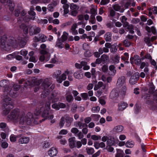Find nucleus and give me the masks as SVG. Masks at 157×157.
Listing matches in <instances>:
<instances>
[{
  "label": "nucleus",
  "mask_w": 157,
  "mask_h": 157,
  "mask_svg": "<svg viewBox=\"0 0 157 157\" xmlns=\"http://www.w3.org/2000/svg\"><path fill=\"white\" fill-rule=\"evenodd\" d=\"M9 119L13 121L15 123L20 125H30L33 120V115L31 113H28L26 116L21 113L18 110L14 109L8 116Z\"/></svg>",
  "instance_id": "1"
},
{
  "label": "nucleus",
  "mask_w": 157,
  "mask_h": 157,
  "mask_svg": "<svg viewBox=\"0 0 157 157\" xmlns=\"http://www.w3.org/2000/svg\"><path fill=\"white\" fill-rule=\"evenodd\" d=\"M0 43L1 48L2 49H8V47L13 46L19 43V46L23 47L26 44V42L24 38L20 37L17 38L13 36H10L8 38L6 35L2 36H0Z\"/></svg>",
  "instance_id": "2"
},
{
  "label": "nucleus",
  "mask_w": 157,
  "mask_h": 157,
  "mask_svg": "<svg viewBox=\"0 0 157 157\" xmlns=\"http://www.w3.org/2000/svg\"><path fill=\"white\" fill-rule=\"evenodd\" d=\"M8 95H9V94L5 95L3 93L1 96L2 98L3 99V113L6 115L9 113L10 109L13 108L14 105L13 101L7 96Z\"/></svg>",
  "instance_id": "3"
},
{
  "label": "nucleus",
  "mask_w": 157,
  "mask_h": 157,
  "mask_svg": "<svg viewBox=\"0 0 157 157\" xmlns=\"http://www.w3.org/2000/svg\"><path fill=\"white\" fill-rule=\"evenodd\" d=\"M0 86L4 88L3 93L5 95L9 94L12 97H16V92H13V90L11 87L8 86V81L6 80H3L0 81Z\"/></svg>",
  "instance_id": "4"
},
{
  "label": "nucleus",
  "mask_w": 157,
  "mask_h": 157,
  "mask_svg": "<svg viewBox=\"0 0 157 157\" xmlns=\"http://www.w3.org/2000/svg\"><path fill=\"white\" fill-rule=\"evenodd\" d=\"M52 83L48 78L45 79L42 84V86L44 90L42 92L41 97L43 98L46 97L48 94L51 90L54 88V86L52 85L49 88H48Z\"/></svg>",
  "instance_id": "5"
},
{
  "label": "nucleus",
  "mask_w": 157,
  "mask_h": 157,
  "mask_svg": "<svg viewBox=\"0 0 157 157\" xmlns=\"http://www.w3.org/2000/svg\"><path fill=\"white\" fill-rule=\"evenodd\" d=\"M60 96V93L58 90H54L51 94V96L48 97L49 101H52V103L57 102Z\"/></svg>",
  "instance_id": "6"
},
{
  "label": "nucleus",
  "mask_w": 157,
  "mask_h": 157,
  "mask_svg": "<svg viewBox=\"0 0 157 157\" xmlns=\"http://www.w3.org/2000/svg\"><path fill=\"white\" fill-rule=\"evenodd\" d=\"M41 31V28L38 27L33 25L29 27V34L30 36L36 35L39 33Z\"/></svg>",
  "instance_id": "7"
},
{
  "label": "nucleus",
  "mask_w": 157,
  "mask_h": 157,
  "mask_svg": "<svg viewBox=\"0 0 157 157\" xmlns=\"http://www.w3.org/2000/svg\"><path fill=\"white\" fill-rule=\"evenodd\" d=\"M43 113L42 114V117L44 118V119H43L41 121H40V122L42 121H44L45 119H52L53 118V116L52 115L50 114L48 110L46 109L44 110L43 111Z\"/></svg>",
  "instance_id": "8"
},
{
  "label": "nucleus",
  "mask_w": 157,
  "mask_h": 157,
  "mask_svg": "<svg viewBox=\"0 0 157 157\" xmlns=\"http://www.w3.org/2000/svg\"><path fill=\"white\" fill-rule=\"evenodd\" d=\"M70 73L69 71L67 70L65 71L64 73L62 74L61 75H59L56 79V81L59 83H61L62 82L65 80L67 78V75H69Z\"/></svg>",
  "instance_id": "9"
},
{
  "label": "nucleus",
  "mask_w": 157,
  "mask_h": 157,
  "mask_svg": "<svg viewBox=\"0 0 157 157\" xmlns=\"http://www.w3.org/2000/svg\"><path fill=\"white\" fill-rule=\"evenodd\" d=\"M30 140L29 138L28 137H22L20 138L18 140V143L20 144H26L28 143Z\"/></svg>",
  "instance_id": "10"
},
{
  "label": "nucleus",
  "mask_w": 157,
  "mask_h": 157,
  "mask_svg": "<svg viewBox=\"0 0 157 157\" xmlns=\"http://www.w3.org/2000/svg\"><path fill=\"white\" fill-rule=\"evenodd\" d=\"M128 104L124 102H121L118 105V110L122 111L124 109L128 106Z\"/></svg>",
  "instance_id": "11"
},
{
  "label": "nucleus",
  "mask_w": 157,
  "mask_h": 157,
  "mask_svg": "<svg viewBox=\"0 0 157 157\" xmlns=\"http://www.w3.org/2000/svg\"><path fill=\"white\" fill-rule=\"evenodd\" d=\"M58 153V151L56 148L52 147L48 151V153L51 156H53L56 155Z\"/></svg>",
  "instance_id": "12"
},
{
  "label": "nucleus",
  "mask_w": 157,
  "mask_h": 157,
  "mask_svg": "<svg viewBox=\"0 0 157 157\" xmlns=\"http://www.w3.org/2000/svg\"><path fill=\"white\" fill-rule=\"evenodd\" d=\"M5 5H8L9 7L10 10L11 11L13 10L14 7V4L10 0H7V3Z\"/></svg>",
  "instance_id": "13"
},
{
  "label": "nucleus",
  "mask_w": 157,
  "mask_h": 157,
  "mask_svg": "<svg viewBox=\"0 0 157 157\" xmlns=\"http://www.w3.org/2000/svg\"><path fill=\"white\" fill-rule=\"evenodd\" d=\"M118 96V94L117 91L115 90H113L111 92L109 96L110 98L111 99H116Z\"/></svg>",
  "instance_id": "14"
},
{
  "label": "nucleus",
  "mask_w": 157,
  "mask_h": 157,
  "mask_svg": "<svg viewBox=\"0 0 157 157\" xmlns=\"http://www.w3.org/2000/svg\"><path fill=\"white\" fill-rule=\"evenodd\" d=\"M125 81V77L124 76H121L118 78L117 84V86H120L124 83Z\"/></svg>",
  "instance_id": "15"
},
{
  "label": "nucleus",
  "mask_w": 157,
  "mask_h": 157,
  "mask_svg": "<svg viewBox=\"0 0 157 157\" xmlns=\"http://www.w3.org/2000/svg\"><path fill=\"white\" fill-rule=\"evenodd\" d=\"M123 128L122 125H118L114 127L113 129V131L116 132H121L123 130Z\"/></svg>",
  "instance_id": "16"
},
{
  "label": "nucleus",
  "mask_w": 157,
  "mask_h": 157,
  "mask_svg": "<svg viewBox=\"0 0 157 157\" xmlns=\"http://www.w3.org/2000/svg\"><path fill=\"white\" fill-rule=\"evenodd\" d=\"M65 120L66 122V125L68 127L70 126L71 123L73 121V119L70 117L68 115H66Z\"/></svg>",
  "instance_id": "17"
},
{
  "label": "nucleus",
  "mask_w": 157,
  "mask_h": 157,
  "mask_svg": "<svg viewBox=\"0 0 157 157\" xmlns=\"http://www.w3.org/2000/svg\"><path fill=\"white\" fill-rule=\"evenodd\" d=\"M75 137H72L69 138V145L72 148L76 146V141H75Z\"/></svg>",
  "instance_id": "18"
},
{
  "label": "nucleus",
  "mask_w": 157,
  "mask_h": 157,
  "mask_svg": "<svg viewBox=\"0 0 157 157\" xmlns=\"http://www.w3.org/2000/svg\"><path fill=\"white\" fill-rule=\"evenodd\" d=\"M20 28L23 30V32L25 34L28 33V29L27 26L24 24H22L20 26Z\"/></svg>",
  "instance_id": "19"
},
{
  "label": "nucleus",
  "mask_w": 157,
  "mask_h": 157,
  "mask_svg": "<svg viewBox=\"0 0 157 157\" xmlns=\"http://www.w3.org/2000/svg\"><path fill=\"white\" fill-rule=\"evenodd\" d=\"M104 38L106 41H110L112 40V34L110 32L106 33L104 35Z\"/></svg>",
  "instance_id": "20"
},
{
  "label": "nucleus",
  "mask_w": 157,
  "mask_h": 157,
  "mask_svg": "<svg viewBox=\"0 0 157 157\" xmlns=\"http://www.w3.org/2000/svg\"><path fill=\"white\" fill-rule=\"evenodd\" d=\"M115 143V140L114 138L111 136L108 137V138L107 141V144L109 146H112Z\"/></svg>",
  "instance_id": "21"
},
{
  "label": "nucleus",
  "mask_w": 157,
  "mask_h": 157,
  "mask_svg": "<svg viewBox=\"0 0 157 157\" xmlns=\"http://www.w3.org/2000/svg\"><path fill=\"white\" fill-rule=\"evenodd\" d=\"M109 69L111 71L110 75L112 76H114L116 73V71L115 69V67L113 65H111L109 67Z\"/></svg>",
  "instance_id": "22"
},
{
  "label": "nucleus",
  "mask_w": 157,
  "mask_h": 157,
  "mask_svg": "<svg viewBox=\"0 0 157 157\" xmlns=\"http://www.w3.org/2000/svg\"><path fill=\"white\" fill-rule=\"evenodd\" d=\"M66 98L67 101L69 102H70L72 101L73 100L74 98L72 96L70 93H67L66 94Z\"/></svg>",
  "instance_id": "23"
},
{
  "label": "nucleus",
  "mask_w": 157,
  "mask_h": 157,
  "mask_svg": "<svg viewBox=\"0 0 157 157\" xmlns=\"http://www.w3.org/2000/svg\"><path fill=\"white\" fill-rule=\"evenodd\" d=\"M44 109V107H41L40 108H37L34 112L35 115L36 116L39 115L40 113L43 112Z\"/></svg>",
  "instance_id": "24"
},
{
  "label": "nucleus",
  "mask_w": 157,
  "mask_h": 157,
  "mask_svg": "<svg viewBox=\"0 0 157 157\" xmlns=\"http://www.w3.org/2000/svg\"><path fill=\"white\" fill-rule=\"evenodd\" d=\"M77 27V24L76 23H74L72 25L71 30V32L72 33V34L73 35H75L78 34V31L77 30H76V29Z\"/></svg>",
  "instance_id": "25"
},
{
  "label": "nucleus",
  "mask_w": 157,
  "mask_h": 157,
  "mask_svg": "<svg viewBox=\"0 0 157 157\" xmlns=\"http://www.w3.org/2000/svg\"><path fill=\"white\" fill-rule=\"evenodd\" d=\"M103 63L104 64L109 61V57L105 54H103L101 57Z\"/></svg>",
  "instance_id": "26"
},
{
  "label": "nucleus",
  "mask_w": 157,
  "mask_h": 157,
  "mask_svg": "<svg viewBox=\"0 0 157 157\" xmlns=\"http://www.w3.org/2000/svg\"><path fill=\"white\" fill-rule=\"evenodd\" d=\"M124 154V152L123 151L120 149H117L115 157H123Z\"/></svg>",
  "instance_id": "27"
},
{
  "label": "nucleus",
  "mask_w": 157,
  "mask_h": 157,
  "mask_svg": "<svg viewBox=\"0 0 157 157\" xmlns=\"http://www.w3.org/2000/svg\"><path fill=\"white\" fill-rule=\"evenodd\" d=\"M134 61L136 65H140L141 61L139 56L137 55L134 56Z\"/></svg>",
  "instance_id": "28"
},
{
  "label": "nucleus",
  "mask_w": 157,
  "mask_h": 157,
  "mask_svg": "<svg viewBox=\"0 0 157 157\" xmlns=\"http://www.w3.org/2000/svg\"><path fill=\"white\" fill-rule=\"evenodd\" d=\"M62 41H61L60 39H58L56 43V46L60 48H63L64 45L63 44Z\"/></svg>",
  "instance_id": "29"
},
{
  "label": "nucleus",
  "mask_w": 157,
  "mask_h": 157,
  "mask_svg": "<svg viewBox=\"0 0 157 157\" xmlns=\"http://www.w3.org/2000/svg\"><path fill=\"white\" fill-rule=\"evenodd\" d=\"M22 134H21L17 136H15L13 134L11 135L10 137V140L11 142H14L16 140V138L18 137H21Z\"/></svg>",
  "instance_id": "30"
},
{
  "label": "nucleus",
  "mask_w": 157,
  "mask_h": 157,
  "mask_svg": "<svg viewBox=\"0 0 157 157\" xmlns=\"http://www.w3.org/2000/svg\"><path fill=\"white\" fill-rule=\"evenodd\" d=\"M62 72L60 70H57L52 75V77L54 78L57 79V78L61 74Z\"/></svg>",
  "instance_id": "31"
},
{
  "label": "nucleus",
  "mask_w": 157,
  "mask_h": 157,
  "mask_svg": "<svg viewBox=\"0 0 157 157\" xmlns=\"http://www.w3.org/2000/svg\"><path fill=\"white\" fill-rule=\"evenodd\" d=\"M19 53L24 56V58L26 59H29L28 56H26V55L28 54V51L25 50H22L20 51Z\"/></svg>",
  "instance_id": "32"
},
{
  "label": "nucleus",
  "mask_w": 157,
  "mask_h": 157,
  "mask_svg": "<svg viewBox=\"0 0 157 157\" xmlns=\"http://www.w3.org/2000/svg\"><path fill=\"white\" fill-rule=\"evenodd\" d=\"M77 124L79 129H82L85 127H87L88 125L85 123H82L81 121L77 122Z\"/></svg>",
  "instance_id": "33"
},
{
  "label": "nucleus",
  "mask_w": 157,
  "mask_h": 157,
  "mask_svg": "<svg viewBox=\"0 0 157 157\" xmlns=\"http://www.w3.org/2000/svg\"><path fill=\"white\" fill-rule=\"evenodd\" d=\"M39 36L40 41L44 42L46 40L47 37L44 35L40 33L39 34Z\"/></svg>",
  "instance_id": "34"
},
{
  "label": "nucleus",
  "mask_w": 157,
  "mask_h": 157,
  "mask_svg": "<svg viewBox=\"0 0 157 157\" xmlns=\"http://www.w3.org/2000/svg\"><path fill=\"white\" fill-rule=\"evenodd\" d=\"M134 144V143L132 141H127L125 144L126 146L128 148L132 147Z\"/></svg>",
  "instance_id": "35"
},
{
  "label": "nucleus",
  "mask_w": 157,
  "mask_h": 157,
  "mask_svg": "<svg viewBox=\"0 0 157 157\" xmlns=\"http://www.w3.org/2000/svg\"><path fill=\"white\" fill-rule=\"evenodd\" d=\"M77 105L75 104H72L71 109V111L73 113H75L77 111Z\"/></svg>",
  "instance_id": "36"
},
{
  "label": "nucleus",
  "mask_w": 157,
  "mask_h": 157,
  "mask_svg": "<svg viewBox=\"0 0 157 157\" xmlns=\"http://www.w3.org/2000/svg\"><path fill=\"white\" fill-rule=\"evenodd\" d=\"M117 50V46L114 45H112L110 48V51L111 53H114Z\"/></svg>",
  "instance_id": "37"
},
{
  "label": "nucleus",
  "mask_w": 157,
  "mask_h": 157,
  "mask_svg": "<svg viewBox=\"0 0 157 157\" xmlns=\"http://www.w3.org/2000/svg\"><path fill=\"white\" fill-rule=\"evenodd\" d=\"M120 57L118 55H116L112 60L114 63H117L119 61Z\"/></svg>",
  "instance_id": "38"
},
{
  "label": "nucleus",
  "mask_w": 157,
  "mask_h": 157,
  "mask_svg": "<svg viewBox=\"0 0 157 157\" xmlns=\"http://www.w3.org/2000/svg\"><path fill=\"white\" fill-rule=\"evenodd\" d=\"M87 152L89 155H91L94 152V150L93 148L92 147H87L86 148Z\"/></svg>",
  "instance_id": "39"
},
{
  "label": "nucleus",
  "mask_w": 157,
  "mask_h": 157,
  "mask_svg": "<svg viewBox=\"0 0 157 157\" xmlns=\"http://www.w3.org/2000/svg\"><path fill=\"white\" fill-rule=\"evenodd\" d=\"M123 44L125 47H129L131 44V43L128 39H126L124 41Z\"/></svg>",
  "instance_id": "40"
},
{
  "label": "nucleus",
  "mask_w": 157,
  "mask_h": 157,
  "mask_svg": "<svg viewBox=\"0 0 157 157\" xmlns=\"http://www.w3.org/2000/svg\"><path fill=\"white\" fill-rule=\"evenodd\" d=\"M68 8L69 5L67 4H65L63 6V8L64 9V13L65 14H66L68 13Z\"/></svg>",
  "instance_id": "41"
},
{
  "label": "nucleus",
  "mask_w": 157,
  "mask_h": 157,
  "mask_svg": "<svg viewBox=\"0 0 157 157\" xmlns=\"http://www.w3.org/2000/svg\"><path fill=\"white\" fill-rule=\"evenodd\" d=\"M155 87L153 84H151L149 88V92L150 94H152L154 92Z\"/></svg>",
  "instance_id": "42"
},
{
  "label": "nucleus",
  "mask_w": 157,
  "mask_h": 157,
  "mask_svg": "<svg viewBox=\"0 0 157 157\" xmlns=\"http://www.w3.org/2000/svg\"><path fill=\"white\" fill-rule=\"evenodd\" d=\"M68 35V34L66 32H64L63 33V34L62 36V42H63L64 41L66 40L67 39Z\"/></svg>",
  "instance_id": "43"
},
{
  "label": "nucleus",
  "mask_w": 157,
  "mask_h": 157,
  "mask_svg": "<svg viewBox=\"0 0 157 157\" xmlns=\"http://www.w3.org/2000/svg\"><path fill=\"white\" fill-rule=\"evenodd\" d=\"M144 40L149 46H151L152 45V44L151 42V40L149 37L145 38H144Z\"/></svg>",
  "instance_id": "44"
},
{
  "label": "nucleus",
  "mask_w": 157,
  "mask_h": 157,
  "mask_svg": "<svg viewBox=\"0 0 157 157\" xmlns=\"http://www.w3.org/2000/svg\"><path fill=\"white\" fill-rule=\"evenodd\" d=\"M101 71L104 73H106L108 70V66L106 65H104L101 68Z\"/></svg>",
  "instance_id": "45"
},
{
  "label": "nucleus",
  "mask_w": 157,
  "mask_h": 157,
  "mask_svg": "<svg viewBox=\"0 0 157 157\" xmlns=\"http://www.w3.org/2000/svg\"><path fill=\"white\" fill-rule=\"evenodd\" d=\"M90 22L92 24H94L96 22V19L94 15H91L90 16Z\"/></svg>",
  "instance_id": "46"
},
{
  "label": "nucleus",
  "mask_w": 157,
  "mask_h": 157,
  "mask_svg": "<svg viewBox=\"0 0 157 157\" xmlns=\"http://www.w3.org/2000/svg\"><path fill=\"white\" fill-rule=\"evenodd\" d=\"M101 137L100 136H97L96 135H93L91 136V138L94 140H98L99 139H101Z\"/></svg>",
  "instance_id": "47"
},
{
  "label": "nucleus",
  "mask_w": 157,
  "mask_h": 157,
  "mask_svg": "<svg viewBox=\"0 0 157 157\" xmlns=\"http://www.w3.org/2000/svg\"><path fill=\"white\" fill-rule=\"evenodd\" d=\"M74 77L76 78L79 79L81 78L80 73L78 72H76L74 74Z\"/></svg>",
  "instance_id": "48"
},
{
  "label": "nucleus",
  "mask_w": 157,
  "mask_h": 157,
  "mask_svg": "<svg viewBox=\"0 0 157 157\" xmlns=\"http://www.w3.org/2000/svg\"><path fill=\"white\" fill-rule=\"evenodd\" d=\"M34 9L33 7H31L30 9V10L28 12L29 14L30 15L34 16L36 15L34 11Z\"/></svg>",
  "instance_id": "49"
},
{
  "label": "nucleus",
  "mask_w": 157,
  "mask_h": 157,
  "mask_svg": "<svg viewBox=\"0 0 157 157\" xmlns=\"http://www.w3.org/2000/svg\"><path fill=\"white\" fill-rule=\"evenodd\" d=\"M71 132L75 134V136L79 132L78 130L76 128H73L71 130Z\"/></svg>",
  "instance_id": "50"
},
{
  "label": "nucleus",
  "mask_w": 157,
  "mask_h": 157,
  "mask_svg": "<svg viewBox=\"0 0 157 157\" xmlns=\"http://www.w3.org/2000/svg\"><path fill=\"white\" fill-rule=\"evenodd\" d=\"M50 145V143L46 141H44L42 144V146L44 148L48 147Z\"/></svg>",
  "instance_id": "51"
},
{
  "label": "nucleus",
  "mask_w": 157,
  "mask_h": 157,
  "mask_svg": "<svg viewBox=\"0 0 157 157\" xmlns=\"http://www.w3.org/2000/svg\"><path fill=\"white\" fill-rule=\"evenodd\" d=\"M64 120L65 119L63 117H62L61 118L59 123V126L61 127H63V126L65 123Z\"/></svg>",
  "instance_id": "52"
},
{
  "label": "nucleus",
  "mask_w": 157,
  "mask_h": 157,
  "mask_svg": "<svg viewBox=\"0 0 157 157\" xmlns=\"http://www.w3.org/2000/svg\"><path fill=\"white\" fill-rule=\"evenodd\" d=\"M100 107L98 106L93 107L92 109V110L94 113H98L100 110Z\"/></svg>",
  "instance_id": "53"
},
{
  "label": "nucleus",
  "mask_w": 157,
  "mask_h": 157,
  "mask_svg": "<svg viewBox=\"0 0 157 157\" xmlns=\"http://www.w3.org/2000/svg\"><path fill=\"white\" fill-rule=\"evenodd\" d=\"M114 10L116 11H119L121 9V7L118 4H116L113 6Z\"/></svg>",
  "instance_id": "54"
},
{
  "label": "nucleus",
  "mask_w": 157,
  "mask_h": 157,
  "mask_svg": "<svg viewBox=\"0 0 157 157\" xmlns=\"http://www.w3.org/2000/svg\"><path fill=\"white\" fill-rule=\"evenodd\" d=\"M45 56L44 55H43L40 56V60L41 61H43L45 60L46 61H48L49 59V58H48L46 59L45 58Z\"/></svg>",
  "instance_id": "55"
},
{
  "label": "nucleus",
  "mask_w": 157,
  "mask_h": 157,
  "mask_svg": "<svg viewBox=\"0 0 157 157\" xmlns=\"http://www.w3.org/2000/svg\"><path fill=\"white\" fill-rule=\"evenodd\" d=\"M132 76L137 81L140 77L139 74L138 72L136 73Z\"/></svg>",
  "instance_id": "56"
},
{
  "label": "nucleus",
  "mask_w": 157,
  "mask_h": 157,
  "mask_svg": "<svg viewBox=\"0 0 157 157\" xmlns=\"http://www.w3.org/2000/svg\"><path fill=\"white\" fill-rule=\"evenodd\" d=\"M70 8L71 10H74L78 9V7L76 5L74 4H71L70 6Z\"/></svg>",
  "instance_id": "57"
},
{
  "label": "nucleus",
  "mask_w": 157,
  "mask_h": 157,
  "mask_svg": "<svg viewBox=\"0 0 157 157\" xmlns=\"http://www.w3.org/2000/svg\"><path fill=\"white\" fill-rule=\"evenodd\" d=\"M48 20L46 19H41L40 20H39L38 21V23L40 24H47L48 23Z\"/></svg>",
  "instance_id": "58"
},
{
  "label": "nucleus",
  "mask_w": 157,
  "mask_h": 157,
  "mask_svg": "<svg viewBox=\"0 0 157 157\" xmlns=\"http://www.w3.org/2000/svg\"><path fill=\"white\" fill-rule=\"evenodd\" d=\"M137 81L136 80L131 76L129 80V82L131 84H134Z\"/></svg>",
  "instance_id": "59"
},
{
  "label": "nucleus",
  "mask_w": 157,
  "mask_h": 157,
  "mask_svg": "<svg viewBox=\"0 0 157 157\" xmlns=\"http://www.w3.org/2000/svg\"><path fill=\"white\" fill-rule=\"evenodd\" d=\"M82 98L84 100H86L88 98V94L87 93H83L81 94Z\"/></svg>",
  "instance_id": "60"
},
{
  "label": "nucleus",
  "mask_w": 157,
  "mask_h": 157,
  "mask_svg": "<svg viewBox=\"0 0 157 157\" xmlns=\"http://www.w3.org/2000/svg\"><path fill=\"white\" fill-rule=\"evenodd\" d=\"M140 21V20L138 18H133L132 21V23L134 24H136L139 23Z\"/></svg>",
  "instance_id": "61"
},
{
  "label": "nucleus",
  "mask_w": 157,
  "mask_h": 157,
  "mask_svg": "<svg viewBox=\"0 0 157 157\" xmlns=\"http://www.w3.org/2000/svg\"><path fill=\"white\" fill-rule=\"evenodd\" d=\"M110 2V0H101L100 4L101 5H105L108 4Z\"/></svg>",
  "instance_id": "62"
},
{
  "label": "nucleus",
  "mask_w": 157,
  "mask_h": 157,
  "mask_svg": "<svg viewBox=\"0 0 157 157\" xmlns=\"http://www.w3.org/2000/svg\"><path fill=\"white\" fill-rule=\"evenodd\" d=\"M76 136H78L80 139L82 138L84 136L83 133L81 132L78 133Z\"/></svg>",
  "instance_id": "63"
},
{
  "label": "nucleus",
  "mask_w": 157,
  "mask_h": 157,
  "mask_svg": "<svg viewBox=\"0 0 157 157\" xmlns=\"http://www.w3.org/2000/svg\"><path fill=\"white\" fill-rule=\"evenodd\" d=\"M58 61V59L56 56H54L53 58H52L51 59V63H55L56 62Z\"/></svg>",
  "instance_id": "64"
}]
</instances>
